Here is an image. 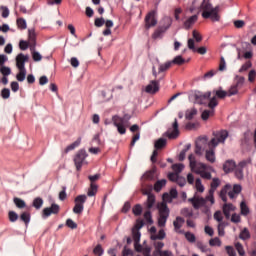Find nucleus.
<instances>
[{
    "label": "nucleus",
    "instance_id": "f257e3e1",
    "mask_svg": "<svg viewBox=\"0 0 256 256\" xmlns=\"http://www.w3.org/2000/svg\"><path fill=\"white\" fill-rule=\"evenodd\" d=\"M188 160L192 173H196V175H200L202 179H207L208 181L212 179L211 173L215 171L213 167L203 162H197L193 154L189 155Z\"/></svg>",
    "mask_w": 256,
    "mask_h": 256
},
{
    "label": "nucleus",
    "instance_id": "6e6d98bb",
    "mask_svg": "<svg viewBox=\"0 0 256 256\" xmlns=\"http://www.w3.org/2000/svg\"><path fill=\"white\" fill-rule=\"evenodd\" d=\"M185 237H186L187 241H189V243H195V241H196L195 234H193L191 232H186Z\"/></svg>",
    "mask_w": 256,
    "mask_h": 256
},
{
    "label": "nucleus",
    "instance_id": "e433bc0d",
    "mask_svg": "<svg viewBox=\"0 0 256 256\" xmlns=\"http://www.w3.org/2000/svg\"><path fill=\"white\" fill-rule=\"evenodd\" d=\"M240 239H242V241H247V239H251V233H249V229L244 228L239 235Z\"/></svg>",
    "mask_w": 256,
    "mask_h": 256
},
{
    "label": "nucleus",
    "instance_id": "0e129e2a",
    "mask_svg": "<svg viewBox=\"0 0 256 256\" xmlns=\"http://www.w3.org/2000/svg\"><path fill=\"white\" fill-rule=\"evenodd\" d=\"M0 9L2 11L3 19H7V17H9V8L7 6H1Z\"/></svg>",
    "mask_w": 256,
    "mask_h": 256
},
{
    "label": "nucleus",
    "instance_id": "72a5a7b5",
    "mask_svg": "<svg viewBox=\"0 0 256 256\" xmlns=\"http://www.w3.org/2000/svg\"><path fill=\"white\" fill-rule=\"evenodd\" d=\"M81 145V138H78L75 142L70 144L69 146L66 147L65 153H69V151H73L76 147H79Z\"/></svg>",
    "mask_w": 256,
    "mask_h": 256
},
{
    "label": "nucleus",
    "instance_id": "f704fd0d",
    "mask_svg": "<svg viewBox=\"0 0 256 256\" xmlns=\"http://www.w3.org/2000/svg\"><path fill=\"white\" fill-rule=\"evenodd\" d=\"M20 219H21V221H23V223H25V225L27 227V225H29V223H31V214H29L28 212H23L20 215Z\"/></svg>",
    "mask_w": 256,
    "mask_h": 256
},
{
    "label": "nucleus",
    "instance_id": "473e14b6",
    "mask_svg": "<svg viewBox=\"0 0 256 256\" xmlns=\"http://www.w3.org/2000/svg\"><path fill=\"white\" fill-rule=\"evenodd\" d=\"M240 211H241V215H244V217H247V215H249L250 213L249 206H247V203H245V201H242L240 203Z\"/></svg>",
    "mask_w": 256,
    "mask_h": 256
},
{
    "label": "nucleus",
    "instance_id": "c85d7f7f",
    "mask_svg": "<svg viewBox=\"0 0 256 256\" xmlns=\"http://www.w3.org/2000/svg\"><path fill=\"white\" fill-rule=\"evenodd\" d=\"M18 71L19 73L16 75V79L20 83H23V81H25V77H27V69L22 68V69H18Z\"/></svg>",
    "mask_w": 256,
    "mask_h": 256
},
{
    "label": "nucleus",
    "instance_id": "0eeeda50",
    "mask_svg": "<svg viewBox=\"0 0 256 256\" xmlns=\"http://www.w3.org/2000/svg\"><path fill=\"white\" fill-rule=\"evenodd\" d=\"M227 137H229V132L227 130H219L213 132V138L208 143L209 147H213L215 149L221 143L224 144L227 141Z\"/></svg>",
    "mask_w": 256,
    "mask_h": 256
},
{
    "label": "nucleus",
    "instance_id": "39448f33",
    "mask_svg": "<svg viewBox=\"0 0 256 256\" xmlns=\"http://www.w3.org/2000/svg\"><path fill=\"white\" fill-rule=\"evenodd\" d=\"M129 121H131V115L125 114L123 117L114 115L112 117V123L120 135L127 133V127H129Z\"/></svg>",
    "mask_w": 256,
    "mask_h": 256
},
{
    "label": "nucleus",
    "instance_id": "de8ad7c7",
    "mask_svg": "<svg viewBox=\"0 0 256 256\" xmlns=\"http://www.w3.org/2000/svg\"><path fill=\"white\" fill-rule=\"evenodd\" d=\"M171 63L172 65H183V63H185V59L183 58V56L178 55L171 61Z\"/></svg>",
    "mask_w": 256,
    "mask_h": 256
},
{
    "label": "nucleus",
    "instance_id": "7c9ffc66",
    "mask_svg": "<svg viewBox=\"0 0 256 256\" xmlns=\"http://www.w3.org/2000/svg\"><path fill=\"white\" fill-rule=\"evenodd\" d=\"M229 97V93L224 91V90H216L213 91V96L212 97H218V99H225V97Z\"/></svg>",
    "mask_w": 256,
    "mask_h": 256
},
{
    "label": "nucleus",
    "instance_id": "9b49d317",
    "mask_svg": "<svg viewBox=\"0 0 256 256\" xmlns=\"http://www.w3.org/2000/svg\"><path fill=\"white\" fill-rule=\"evenodd\" d=\"M157 25V10H151L145 17L146 29H151Z\"/></svg>",
    "mask_w": 256,
    "mask_h": 256
},
{
    "label": "nucleus",
    "instance_id": "774afa93",
    "mask_svg": "<svg viewBox=\"0 0 256 256\" xmlns=\"http://www.w3.org/2000/svg\"><path fill=\"white\" fill-rule=\"evenodd\" d=\"M226 251L229 256L237 255V253L235 252V249L232 246H226Z\"/></svg>",
    "mask_w": 256,
    "mask_h": 256
},
{
    "label": "nucleus",
    "instance_id": "1a4fd4ad",
    "mask_svg": "<svg viewBox=\"0 0 256 256\" xmlns=\"http://www.w3.org/2000/svg\"><path fill=\"white\" fill-rule=\"evenodd\" d=\"M86 201H87L86 195H78L74 200L75 206L73 208V213H75L76 215H81V213H83V210L85 209Z\"/></svg>",
    "mask_w": 256,
    "mask_h": 256
},
{
    "label": "nucleus",
    "instance_id": "a18cd8bd",
    "mask_svg": "<svg viewBox=\"0 0 256 256\" xmlns=\"http://www.w3.org/2000/svg\"><path fill=\"white\" fill-rule=\"evenodd\" d=\"M154 247H155V250H156V253H158V255H160L161 253H163V247H165V243L163 242H154Z\"/></svg>",
    "mask_w": 256,
    "mask_h": 256
},
{
    "label": "nucleus",
    "instance_id": "dca6fc26",
    "mask_svg": "<svg viewBox=\"0 0 256 256\" xmlns=\"http://www.w3.org/2000/svg\"><path fill=\"white\" fill-rule=\"evenodd\" d=\"M59 213V205L52 204L49 208L43 209L42 217L43 219H47V217H51V215H57Z\"/></svg>",
    "mask_w": 256,
    "mask_h": 256
},
{
    "label": "nucleus",
    "instance_id": "cd10ccee",
    "mask_svg": "<svg viewBox=\"0 0 256 256\" xmlns=\"http://www.w3.org/2000/svg\"><path fill=\"white\" fill-rule=\"evenodd\" d=\"M183 223H185V219L181 216L176 217V221L173 222V226L176 232H179V229L183 227Z\"/></svg>",
    "mask_w": 256,
    "mask_h": 256
},
{
    "label": "nucleus",
    "instance_id": "09e8293b",
    "mask_svg": "<svg viewBox=\"0 0 256 256\" xmlns=\"http://www.w3.org/2000/svg\"><path fill=\"white\" fill-rule=\"evenodd\" d=\"M14 204L18 209H25L26 204L21 198H14Z\"/></svg>",
    "mask_w": 256,
    "mask_h": 256
},
{
    "label": "nucleus",
    "instance_id": "603ef678",
    "mask_svg": "<svg viewBox=\"0 0 256 256\" xmlns=\"http://www.w3.org/2000/svg\"><path fill=\"white\" fill-rule=\"evenodd\" d=\"M33 207H35V209H41V207H43V200L41 199V197L34 199Z\"/></svg>",
    "mask_w": 256,
    "mask_h": 256
},
{
    "label": "nucleus",
    "instance_id": "2f4dec72",
    "mask_svg": "<svg viewBox=\"0 0 256 256\" xmlns=\"http://www.w3.org/2000/svg\"><path fill=\"white\" fill-rule=\"evenodd\" d=\"M97 189H98L97 184L91 183L90 188L88 189V192H87L88 197H95V195H97Z\"/></svg>",
    "mask_w": 256,
    "mask_h": 256
},
{
    "label": "nucleus",
    "instance_id": "9d476101",
    "mask_svg": "<svg viewBox=\"0 0 256 256\" xmlns=\"http://www.w3.org/2000/svg\"><path fill=\"white\" fill-rule=\"evenodd\" d=\"M245 83V78L243 76H236L234 80V85L230 87L228 90V97H232V95H237L239 93V87H243Z\"/></svg>",
    "mask_w": 256,
    "mask_h": 256
},
{
    "label": "nucleus",
    "instance_id": "4be33fe9",
    "mask_svg": "<svg viewBox=\"0 0 256 256\" xmlns=\"http://www.w3.org/2000/svg\"><path fill=\"white\" fill-rule=\"evenodd\" d=\"M222 209L226 219H229L231 217V212L235 211V206L231 203H226L223 205Z\"/></svg>",
    "mask_w": 256,
    "mask_h": 256
},
{
    "label": "nucleus",
    "instance_id": "680f3d73",
    "mask_svg": "<svg viewBox=\"0 0 256 256\" xmlns=\"http://www.w3.org/2000/svg\"><path fill=\"white\" fill-rule=\"evenodd\" d=\"M214 219L215 221H218V223H223V213H221V211H216L214 213Z\"/></svg>",
    "mask_w": 256,
    "mask_h": 256
},
{
    "label": "nucleus",
    "instance_id": "ddd939ff",
    "mask_svg": "<svg viewBox=\"0 0 256 256\" xmlns=\"http://www.w3.org/2000/svg\"><path fill=\"white\" fill-rule=\"evenodd\" d=\"M251 158L241 161L235 168V177L237 179H243V168L247 167V165H251Z\"/></svg>",
    "mask_w": 256,
    "mask_h": 256
},
{
    "label": "nucleus",
    "instance_id": "412c9836",
    "mask_svg": "<svg viewBox=\"0 0 256 256\" xmlns=\"http://www.w3.org/2000/svg\"><path fill=\"white\" fill-rule=\"evenodd\" d=\"M197 19H199V16L197 15L190 16L184 21V29H191V27L197 23Z\"/></svg>",
    "mask_w": 256,
    "mask_h": 256
},
{
    "label": "nucleus",
    "instance_id": "4c0bfd02",
    "mask_svg": "<svg viewBox=\"0 0 256 256\" xmlns=\"http://www.w3.org/2000/svg\"><path fill=\"white\" fill-rule=\"evenodd\" d=\"M132 239H133L134 243H140L141 242V231L132 229Z\"/></svg>",
    "mask_w": 256,
    "mask_h": 256
},
{
    "label": "nucleus",
    "instance_id": "5fc2aeb1",
    "mask_svg": "<svg viewBox=\"0 0 256 256\" xmlns=\"http://www.w3.org/2000/svg\"><path fill=\"white\" fill-rule=\"evenodd\" d=\"M235 248L238 251V255L245 256V249L243 248V245L239 242L235 244Z\"/></svg>",
    "mask_w": 256,
    "mask_h": 256
},
{
    "label": "nucleus",
    "instance_id": "e2e57ef3",
    "mask_svg": "<svg viewBox=\"0 0 256 256\" xmlns=\"http://www.w3.org/2000/svg\"><path fill=\"white\" fill-rule=\"evenodd\" d=\"M1 96L3 99H9V97H11V90H9L8 88H4L1 91Z\"/></svg>",
    "mask_w": 256,
    "mask_h": 256
},
{
    "label": "nucleus",
    "instance_id": "bf43d9fd",
    "mask_svg": "<svg viewBox=\"0 0 256 256\" xmlns=\"http://www.w3.org/2000/svg\"><path fill=\"white\" fill-rule=\"evenodd\" d=\"M227 69V62H225V57L221 56L220 64H219V71H225Z\"/></svg>",
    "mask_w": 256,
    "mask_h": 256
},
{
    "label": "nucleus",
    "instance_id": "c756f323",
    "mask_svg": "<svg viewBox=\"0 0 256 256\" xmlns=\"http://www.w3.org/2000/svg\"><path fill=\"white\" fill-rule=\"evenodd\" d=\"M165 185H167V180H165V179L158 180L154 184V191H157V193H159V191H161V189H163V187H165Z\"/></svg>",
    "mask_w": 256,
    "mask_h": 256
},
{
    "label": "nucleus",
    "instance_id": "f8f14e48",
    "mask_svg": "<svg viewBox=\"0 0 256 256\" xmlns=\"http://www.w3.org/2000/svg\"><path fill=\"white\" fill-rule=\"evenodd\" d=\"M85 159H87V151L85 150H80L74 157V163L77 171L83 167V164L85 163Z\"/></svg>",
    "mask_w": 256,
    "mask_h": 256
},
{
    "label": "nucleus",
    "instance_id": "79ce46f5",
    "mask_svg": "<svg viewBox=\"0 0 256 256\" xmlns=\"http://www.w3.org/2000/svg\"><path fill=\"white\" fill-rule=\"evenodd\" d=\"M180 213L181 215H183V217H187L188 219H191V217H193V209L191 208H183Z\"/></svg>",
    "mask_w": 256,
    "mask_h": 256
},
{
    "label": "nucleus",
    "instance_id": "423d86ee",
    "mask_svg": "<svg viewBox=\"0 0 256 256\" xmlns=\"http://www.w3.org/2000/svg\"><path fill=\"white\" fill-rule=\"evenodd\" d=\"M188 201L192 204V207H194V209H201V207H204L202 213L208 216L211 215V208L207 206V202H209L207 196L203 198L195 194L194 197L188 199Z\"/></svg>",
    "mask_w": 256,
    "mask_h": 256
},
{
    "label": "nucleus",
    "instance_id": "ea45409f",
    "mask_svg": "<svg viewBox=\"0 0 256 256\" xmlns=\"http://www.w3.org/2000/svg\"><path fill=\"white\" fill-rule=\"evenodd\" d=\"M196 247L197 249H200L202 253H209V251H211V249H209V247H207V245L203 244L201 241L196 242Z\"/></svg>",
    "mask_w": 256,
    "mask_h": 256
},
{
    "label": "nucleus",
    "instance_id": "69168bd1",
    "mask_svg": "<svg viewBox=\"0 0 256 256\" xmlns=\"http://www.w3.org/2000/svg\"><path fill=\"white\" fill-rule=\"evenodd\" d=\"M28 37H29V41H31V43H35V29H29L28 30Z\"/></svg>",
    "mask_w": 256,
    "mask_h": 256
},
{
    "label": "nucleus",
    "instance_id": "5701e85b",
    "mask_svg": "<svg viewBox=\"0 0 256 256\" xmlns=\"http://www.w3.org/2000/svg\"><path fill=\"white\" fill-rule=\"evenodd\" d=\"M236 167H237V165L235 164V161H233V160H228L223 165V169H224L225 173H231V171H235Z\"/></svg>",
    "mask_w": 256,
    "mask_h": 256
},
{
    "label": "nucleus",
    "instance_id": "4468645a",
    "mask_svg": "<svg viewBox=\"0 0 256 256\" xmlns=\"http://www.w3.org/2000/svg\"><path fill=\"white\" fill-rule=\"evenodd\" d=\"M165 135L168 139H177L179 137V123L177 122V119L174 120L172 129H169Z\"/></svg>",
    "mask_w": 256,
    "mask_h": 256
},
{
    "label": "nucleus",
    "instance_id": "4d7b16f0",
    "mask_svg": "<svg viewBox=\"0 0 256 256\" xmlns=\"http://www.w3.org/2000/svg\"><path fill=\"white\" fill-rule=\"evenodd\" d=\"M94 255L102 256L104 253L103 247H101V244H98L94 250H93Z\"/></svg>",
    "mask_w": 256,
    "mask_h": 256
},
{
    "label": "nucleus",
    "instance_id": "a878e982",
    "mask_svg": "<svg viewBox=\"0 0 256 256\" xmlns=\"http://www.w3.org/2000/svg\"><path fill=\"white\" fill-rule=\"evenodd\" d=\"M195 190V195H197V193H205V186L203 185L201 178L195 180Z\"/></svg>",
    "mask_w": 256,
    "mask_h": 256
},
{
    "label": "nucleus",
    "instance_id": "c9c22d12",
    "mask_svg": "<svg viewBox=\"0 0 256 256\" xmlns=\"http://www.w3.org/2000/svg\"><path fill=\"white\" fill-rule=\"evenodd\" d=\"M167 31L159 27L158 29L155 30V32L152 35V39H161L163 37V34L166 33Z\"/></svg>",
    "mask_w": 256,
    "mask_h": 256
},
{
    "label": "nucleus",
    "instance_id": "864d4df0",
    "mask_svg": "<svg viewBox=\"0 0 256 256\" xmlns=\"http://www.w3.org/2000/svg\"><path fill=\"white\" fill-rule=\"evenodd\" d=\"M143 178L147 179L148 181H153V179H155V171L150 170V171L146 172L143 175Z\"/></svg>",
    "mask_w": 256,
    "mask_h": 256
},
{
    "label": "nucleus",
    "instance_id": "20e7f679",
    "mask_svg": "<svg viewBox=\"0 0 256 256\" xmlns=\"http://www.w3.org/2000/svg\"><path fill=\"white\" fill-rule=\"evenodd\" d=\"M163 202L158 204V227H165L167 225V219H169V207H167V203H172L173 198L171 197L170 193H164L162 196Z\"/></svg>",
    "mask_w": 256,
    "mask_h": 256
},
{
    "label": "nucleus",
    "instance_id": "7ed1b4c3",
    "mask_svg": "<svg viewBox=\"0 0 256 256\" xmlns=\"http://www.w3.org/2000/svg\"><path fill=\"white\" fill-rule=\"evenodd\" d=\"M200 11H202L203 19H211L214 23L221 21V15L219 14L221 7H213L211 0H203L200 5Z\"/></svg>",
    "mask_w": 256,
    "mask_h": 256
},
{
    "label": "nucleus",
    "instance_id": "bb28decb",
    "mask_svg": "<svg viewBox=\"0 0 256 256\" xmlns=\"http://www.w3.org/2000/svg\"><path fill=\"white\" fill-rule=\"evenodd\" d=\"M165 237H167V234L165 233V230L161 229L159 230L158 234H151L150 239L152 241H157V240L161 241L165 239Z\"/></svg>",
    "mask_w": 256,
    "mask_h": 256
},
{
    "label": "nucleus",
    "instance_id": "6ab92c4d",
    "mask_svg": "<svg viewBox=\"0 0 256 256\" xmlns=\"http://www.w3.org/2000/svg\"><path fill=\"white\" fill-rule=\"evenodd\" d=\"M242 189H243V188L241 187V185L235 184V185L233 186V189H232V190H229V192H228V197H229L230 199H237V197L239 196V193H241Z\"/></svg>",
    "mask_w": 256,
    "mask_h": 256
},
{
    "label": "nucleus",
    "instance_id": "338daca9",
    "mask_svg": "<svg viewBox=\"0 0 256 256\" xmlns=\"http://www.w3.org/2000/svg\"><path fill=\"white\" fill-rule=\"evenodd\" d=\"M66 225L67 227H69V229H77V223H75V221H73L72 219H67Z\"/></svg>",
    "mask_w": 256,
    "mask_h": 256
},
{
    "label": "nucleus",
    "instance_id": "6e6552de",
    "mask_svg": "<svg viewBox=\"0 0 256 256\" xmlns=\"http://www.w3.org/2000/svg\"><path fill=\"white\" fill-rule=\"evenodd\" d=\"M219 185H221V180H219V178H213L207 195L210 207L215 205V191H217V187H219Z\"/></svg>",
    "mask_w": 256,
    "mask_h": 256
},
{
    "label": "nucleus",
    "instance_id": "aec40b11",
    "mask_svg": "<svg viewBox=\"0 0 256 256\" xmlns=\"http://www.w3.org/2000/svg\"><path fill=\"white\" fill-rule=\"evenodd\" d=\"M143 195H147L146 207L148 209H153V205H155V195L151 194V192L143 191Z\"/></svg>",
    "mask_w": 256,
    "mask_h": 256
},
{
    "label": "nucleus",
    "instance_id": "3c124183",
    "mask_svg": "<svg viewBox=\"0 0 256 256\" xmlns=\"http://www.w3.org/2000/svg\"><path fill=\"white\" fill-rule=\"evenodd\" d=\"M132 212L134 215H136V217H139V215L143 213V207H141L140 204H137L133 207Z\"/></svg>",
    "mask_w": 256,
    "mask_h": 256
},
{
    "label": "nucleus",
    "instance_id": "a211bd4d",
    "mask_svg": "<svg viewBox=\"0 0 256 256\" xmlns=\"http://www.w3.org/2000/svg\"><path fill=\"white\" fill-rule=\"evenodd\" d=\"M171 25H173V18L170 16H164L160 21V28H162L164 31L170 29Z\"/></svg>",
    "mask_w": 256,
    "mask_h": 256
},
{
    "label": "nucleus",
    "instance_id": "052dcab7",
    "mask_svg": "<svg viewBox=\"0 0 256 256\" xmlns=\"http://www.w3.org/2000/svg\"><path fill=\"white\" fill-rule=\"evenodd\" d=\"M0 72L2 73V75H3L4 77H7V76H9V74L11 73V68H9V67H7V66H2V67L0 68Z\"/></svg>",
    "mask_w": 256,
    "mask_h": 256
},
{
    "label": "nucleus",
    "instance_id": "49530a36",
    "mask_svg": "<svg viewBox=\"0 0 256 256\" xmlns=\"http://www.w3.org/2000/svg\"><path fill=\"white\" fill-rule=\"evenodd\" d=\"M18 29H27V21L23 18H18L17 21Z\"/></svg>",
    "mask_w": 256,
    "mask_h": 256
},
{
    "label": "nucleus",
    "instance_id": "58836bf2",
    "mask_svg": "<svg viewBox=\"0 0 256 256\" xmlns=\"http://www.w3.org/2000/svg\"><path fill=\"white\" fill-rule=\"evenodd\" d=\"M165 145H167V140L165 138H159L155 142L154 147H155V149H163V147H165Z\"/></svg>",
    "mask_w": 256,
    "mask_h": 256
},
{
    "label": "nucleus",
    "instance_id": "f03ea898",
    "mask_svg": "<svg viewBox=\"0 0 256 256\" xmlns=\"http://www.w3.org/2000/svg\"><path fill=\"white\" fill-rule=\"evenodd\" d=\"M197 101L200 103V105H207L208 103V107L211 110H204L201 115L203 121H207V119H209V117L215 113L214 109L219 105V102L215 96L211 97V92L198 95Z\"/></svg>",
    "mask_w": 256,
    "mask_h": 256
},
{
    "label": "nucleus",
    "instance_id": "393cba45",
    "mask_svg": "<svg viewBox=\"0 0 256 256\" xmlns=\"http://www.w3.org/2000/svg\"><path fill=\"white\" fill-rule=\"evenodd\" d=\"M231 189V184H226L220 191V199H222V201L224 203H227V193L229 194V190Z\"/></svg>",
    "mask_w": 256,
    "mask_h": 256
},
{
    "label": "nucleus",
    "instance_id": "b1692460",
    "mask_svg": "<svg viewBox=\"0 0 256 256\" xmlns=\"http://www.w3.org/2000/svg\"><path fill=\"white\" fill-rule=\"evenodd\" d=\"M205 158L209 163H215L216 157H215V148L210 147V150H206Z\"/></svg>",
    "mask_w": 256,
    "mask_h": 256
},
{
    "label": "nucleus",
    "instance_id": "2eb2a0df",
    "mask_svg": "<svg viewBox=\"0 0 256 256\" xmlns=\"http://www.w3.org/2000/svg\"><path fill=\"white\" fill-rule=\"evenodd\" d=\"M161 79H163V77L159 78L158 80L150 81V83L145 88L146 93L155 95V93H157V91H159V83L161 82Z\"/></svg>",
    "mask_w": 256,
    "mask_h": 256
},
{
    "label": "nucleus",
    "instance_id": "13d9d810",
    "mask_svg": "<svg viewBox=\"0 0 256 256\" xmlns=\"http://www.w3.org/2000/svg\"><path fill=\"white\" fill-rule=\"evenodd\" d=\"M8 215L11 223H15L19 219V215L15 211H10Z\"/></svg>",
    "mask_w": 256,
    "mask_h": 256
},
{
    "label": "nucleus",
    "instance_id": "f3484780",
    "mask_svg": "<svg viewBox=\"0 0 256 256\" xmlns=\"http://www.w3.org/2000/svg\"><path fill=\"white\" fill-rule=\"evenodd\" d=\"M29 61V55L20 53L16 56V67L17 69H25V63Z\"/></svg>",
    "mask_w": 256,
    "mask_h": 256
},
{
    "label": "nucleus",
    "instance_id": "a19ab883",
    "mask_svg": "<svg viewBox=\"0 0 256 256\" xmlns=\"http://www.w3.org/2000/svg\"><path fill=\"white\" fill-rule=\"evenodd\" d=\"M171 65H173V62H171V61H168L164 64H160L159 68H158V72L164 73V71H167L171 67Z\"/></svg>",
    "mask_w": 256,
    "mask_h": 256
},
{
    "label": "nucleus",
    "instance_id": "c03bdc74",
    "mask_svg": "<svg viewBox=\"0 0 256 256\" xmlns=\"http://www.w3.org/2000/svg\"><path fill=\"white\" fill-rule=\"evenodd\" d=\"M210 247H221V239L215 237L209 240Z\"/></svg>",
    "mask_w": 256,
    "mask_h": 256
},
{
    "label": "nucleus",
    "instance_id": "8fccbe9b",
    "mask_svg": "<svg viewBox=\"0 0 256 256\" xmlns=\"http://www.w3.org/2000/svg\"><path fill=\"white\" fill-rule=\"evenodd\" d=\"M217 229L219 237H225V222L219 223Z\"/></svg>",
    "mask_w": 256,
    "mask_h": 256
},
{
    "label": "nucleus",
    "instance_id": "37998d69",
    "mask_svg": "<svg viewBox=\"0 0 256 256\" xmlns=\"http://www.w3.org/2000/svg\"><path fill=\"white\" fill-rule=\"evenodd\" d=\"M183 169H185L184 164L179 163V164L172 165V170L174 171V173H176V175H179V173H181Z\"/></svg>",
    "mask_w": 256,
    "mask_h": 256
}]
</instances>
